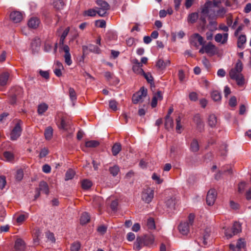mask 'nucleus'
I'll return each instance as SVG.
<instances>
[{
  "label": "nucleus",
  "mask_w": 251,
  "mask_h": 251,
  "mask_svg": "<svg viewBox=\"0 0 251 251\" xmlns=\"http://www.w3.org/2000/svg\"><path fill=\"white\" fill-rule=\"evenodd\" d=\"M226 12V9L221 6V1H207L201 8L200 20L202 31L205 29L206 17L209 20H216L218 18H223Z\"/></svg>",
  "instance_id": "obj_1"
},
{
  "label": "nucleus",
  "mask_w": 251,
  "mask_h": 251,
  "mask_svg": "<svg viewBox=\"0 0 251 251\" xmlns=\"http://www.w3.org/2000/svg\"><path fill=\"white\" fill-rule=\"evenodd\" d=\"M147 95V89H145L144 87H142L140 90L134 94L132 100L134 104H137L140 101H142L143 98H145Z\"/></svg>",
  "instance_id": "obj_2"
},
{
  "label": "nucleus",
  "mask_w": 251,
  "mask_h": 251,
  "mask_svg": "<svg viewBox=\"0 0 251 251\" xmlns=\"http://www.w3.org/2000/svg\"><path fill=\"white\" fill-rule=\"evenodd\" d=\"M190 43L192 46L198 48L199 45H203L204 41L203 37L199 33H194L190 37Z\"/></svg>",
  "instance_id": "obj_3"
},
{
  "label": "nucleus",
  "mask_w": 251,
  "mask_h": 251,
  "mask_svg": "<svg viewBox=\"0 0 251 251\" xmlns=\"http://www.w3.org/2000/svg\"><path fill=\"white\" fill-rule=\"evenodd\" d=\"M153 189H143L141 194V199L145 203H150L154 197Z\"/></svg>",
  "instance_id": "obj_4"
},
{
  "label": "nucleus",
  "mask_w": 251,
  "mask_h": 251,
  "mask_svg": "<svg viewBox=\"0 0 251 251\" xmlns=\"http://www.w3.org/2000/svg\"><path fill=\"white\" fill-rule=\"evenodd\" d=\"M193 121L196 125L197 130L200 132L204 131V123L199 114H196L194 116Z\"/></svg>",
  "instance_id": "obj_5"
},
{
  "label": "nucleus",
  "mask_w": 251,
  "mask_h": 251,
  "mask_svg": "<svg viewBox=\"0 0 251 251\" xmlns=\"http://www.w3.org/2000/svg\"><path fill=\"white\" fill-rule=\"evenodd\" d=\"M217 193L216 189H209L207 194L206 203L208 205L214 204L217 198Z\"/></svg>",
  "instance_id": "obj_6"
},
{
  "label": "nucleus",
  "mask_w": 251,
  "mask_h": 251,
  "mask_svg": "<svg viewBox=\"0 0 251 251\" xmlns=\"http://www.w3.org/2000/svg\"><path fill=\"white\" fill-rule=\"evenodd\" d=\"M22 132V128L20 124L17 123L10 134V139L12 140H17L20 136Z\"/></svg>",
  "instance_id": "obj_7"
},
{
  "label": "nucleus",
  "mask_w": 251,
  "mask_h": 251,
  "mask_svg": "<svg viewBox=\"0 0 251 251\" xmlns=\"http://www.w3.org/2000/svg\"><path fill=\"white\" fill-rule=\"evenodd\" d=\"M62 49L65 52V54L64 55L65 62L67 65L70 66L72 64V61L71 60V54L70 53V48L68 45H65L63 46Z\"/></svg>",
  "instance_id": "obj_8"
},
{
  "label": "nucleus",
  "mask_w": 251,
  "mask_h": 251,
  "mask_svg": "<svg viewBox=\"0 0 251 251\" xmlns=\"http://www.w3.org/2000/svg\"><path fill=\"white\" fill-rule=\"evenodd\" d=\"M236 251H247V242L245 238H240L237 240Z\"/></svg>",
  "instance_id": "obj_9"
},
{
  "label": "nucleus",
  "mask_w": 251,
  "mask_h": 251,
  "mask_svg": "<svg viewBox=\"0 0 251 251\" xmlns=\"http://www.w3.org/2000/svg\"><path fill=\"white\" fill-rule=\"evenodd\" d=\"M23 16L21 12L13 11L10 15V18L15 23H20L23 19Z\"/></svg>",
  "instance_id": "obj_10"
},
{
  "label": "nucleus",
  "mask_w": 251,
  "mask_h": 251,
  "mask_svg": "<svg viewBox=\"0 0 251 251\" xmlns=\"http://www.w3.org/2000/svg\"><path fill=\"white\" fill-rule=\"evenodd\" d=\"M189 224L187 222H181L178 226V229L182 235H187L189 232Z\"/></svg>",
  "instance_id": "obj_11"
},
{
  "label": "nucleus",
  "mask_w": 251,
  "mask_h": 251,
  "mask_svg": "<svg viewBox=\"0 0 251 251\" xmlns=\"http://www.w3.org/2000/svg\"><path fill=\"white\" fill-rule=\"evenodd\" d=\"M205 52L206 53L214 55L216 51V47L211 42H209L207 45L203 46Z\"/></svg>",
  "instance_id": "obj_12"
},
{
  "label": "nucleus",
  "mask_w": 251,
  "mask_h": 251,
  "mask_svg": "<svg viewBox=\"0 0 251 251\" xmlns=\"http://www.w3.org/2000/svg\"><path fill=\"white\" fill-rule=\"evenodd\" d=\"M225 174L231 175L233 174V171L230 168L226 170H224L223 171L219 170L217 173L214 175V178L217 180H220L223 178V175Z\"/></svg>",
  "instance_id": "obj_13"
},
{
  "label": "nucleus",
  "mask_w": 251,
  "mask_h": 251,
  "mask_svg": "<svg viewBox=\"0 0 251 251\" xmlns=\"http://www.w3.org/2000/svg\"><path fill=\"white\" fill-rule=\"evenodd\" d=\"M235 232V223L233 224V226L231 228H228L225 231V236L227 239H229L232 238L234 235Z\"/></svg>",
  "instance_id": "obj_14"
},
{
  "label": "nucleus",
  "mask_w": 251,
  "mask_h": 251,
  "mask_svg": "<svg viewBox=\"0 0 251 251\" xmlns=\"http://www.w3.org/2000/svg\"><path fill=\"white\" fill-rule=\"evenodd\" d=\"M171 64V62L169 60H166L164 61L162 59H159L156 62V66L160 70H164L166 67Z\"/></svg>",
  "instance_id": "obj_15"
},
{
  "label": "nucleus",
  "mask_w": 251,
  "mask_h": 251,
  "mask_svg": "<svg viewBox=\"0 0 251 251\" xmlns=\"http://www.w3.org/2000/svg\"><path fill=\"white\" fill-rule=\"evenodd\" d=\"M176 202L177 200L175 197H171L170 198L167 199L165 201L166 205L171 210L174 209L175 208V206Z\"/></svg>",
  "instance_id": "obj_16"
},
{
  "label": "nucleus",
  "mask_w": 251,
  "mask_h": 251,
  "mask_svg": "<svg viewBox=\"0 0 251 251\" xmlns=\"http://www.w3.org/2000/svg\"><path fill=\"white\" fill-rule=\"evenodd\" d=\"M227 33H224L223 35L221 33H218L215 35V40L217 42L224 44L227 41Z\"/></svg>",
  "instance_id": "obj_17"
},
{
  "label": "nucleus",
  "mask_w": 251,
  "mask_h": 251,
  "mask_svg": "<svg viewBox=\"0 0 251 251\" xmlns=\"http://www.w3.org/2000/svg\"><path fill=\"white\" fill-rule=\"evenodd\" d=\"M246 83L244 75L240 73H236V85L241 87H244Z\"/></svg>",
  "instance_id": "obj_18"
},
{
  "label": "nucleus",
  "mask_w": 251,
  "mask_h": 251,
  "mask_svg": "<svg viewBox=\"0 0 251 251\" xmlns=\"http://www.w3.org/2000/svg\"><path fill=\"white\" fill-rule=\"evenodd\" d=\"M40 24V20L37 18H31L28 22V25L32 28H36Z\"/></svg>",
  "instance_id": "obj_19"
},
{
  "label": "nucleus",
  "mask_w": 251,
  "mask_h": 251,
  "mask_svg": "<svg viewBox=\"0 0 251 251\" xmlns=\"http://www.w3.org/2000/svg\"><path fill=\"white\" fill-rule=\"evenodd\" d=\"M25 248L24 241L21 239H18L15 242V249L17 251H23Z\"/></svg>",
  "instance_id": "obj_20"
},
{
  "label": "nucleus",
  "mask_w": 251,
  "mask_h": 251,
  "mask_svg": "<svg viewBox=\"0 0 251 251\" xmlns=\"http://www.w3.org/2000/svg\"><path fill=\"white\" fill-rule=\"evenodd\" d=\"M9 77V74L7 72H4L0 75V85L4 86L7 84V82Z\"/></svg>",
  "instance_id": "obj_21"
},
{
  "label": "nucleus",
  "mask_w": 251,
  "mask_h": 251,
  "mask_svg": "<svg viewBox=\"0 0 251 251\" xmlns=\"http://www.w3.org/2000/svg\"><path fill=\"white\" fill-rule=\"evenodd\" d=\"M96 2L98 5L100 7V9L107 11L110 8L109 4L105 0H97Z\"/></svg>",
  "instance_id": "obj_22"
},
{
  "label": "nucleus",
  "mask_w": 251,
  "mask_h": 251,
  "mask_svg": "<svg viewBox=\"0 0 251 251\" xmlns=\"http://www.w3.org/2000/svg\"><path fill=\"white\" fill-rule=\"evenodd\" d=\"M141 75H143L144 76V77L145 78V79L147 80L148 82L150 83L151 87H152V86L153 87H155L153 78L150 73L148 72V73H146L144 71V73H143Z\"/></svg>",
  "instance_id": "obj_23"
},
{
  "label": "nucleus",
  "mask_w": 251,
  "mask_h": 251,
  "mask_svg": "<svg viewBox=\"0 0 251 251\" xmlns=\"http://www.w3.org/2000/svg\"><path fill=\"white\" fill-rule=\"evenodd\" d=\"M52 4L53 7L57 10L62 9L65 5L63 0H53Z\"/></svg>",
  "instance_id": "obj_24"
},
{
  "label": "nucleus",
  "mask_w": 251,
  "mask_h": 251,
  "mask_svg": "<svg viewBox=\"0 0 251 251\" xmlns=\"http://www.w3.org/2000/svg\"><path fill=\"white\" fill-rule=\"evenodd\" d=\"M90 217L88 213L84 212L82 214L80 218V223L81 225H85L89 222Z\"/></svg>",
  "instance_id": "obj_25"
},
{
  "label": "nucleus",
  "mask_w": 251,
  "mask_h": 251,
  "mask_svg": "<svg viewBox=\"0 0 251 251\" xmlns=\"http://www.w3.org/2000/svg\"><path fill=\"white\" fill-rule=\"evenodd\" d=\"M70 126V122L68 120L64 117H62L61 119L60 125L59 126L60 128L67 130Z\"/></svg>",
  "instance_id": "obj_26"
},
{
  "label": "nucleus",
  "mask_w": 251,
  "mask_h": 251,
  "mask_svg": "<svg viewBox=\"0 0 251 251\" xmlns=\"http://www.w3.org/2000/svg\"><path fill=\"white\" fill-rule=\"evenodd\" d=\"M122 146L119 143H116L112 148V152L114 156H116L121 151Z\"/></svg>",
  "instance_id": "obj_27"
},
{
  "label": "nucleus",
  "mask_w": 251,
  "mask_h": 251,
  "mask_svg": "<svg viewBox=\"0 0 251 251\" xmlns=\"http://www.w3.org/2000/svg\"><path fill=\"white\" fill-rule=\"evenodd\" d=\"M70 31V27H67L63 32L62 35H61L60 41H59V45L60 46H62V48L63 47V46H65V45H64L65 39L67 36L69 32Z\"/></svg>",
  "instance_id": "obj_28"
},
{
  "label": "nucleus",
  "mask_w": 251,
  "mask_h": 251,
  "mask_svg": "<svg viewBox=\"0 0 251 251\" xmlns=\"http://www.w3.org/2000/svg\"><path fill=\"white\" fill-rule=\"evenodd\" d=\"M217 117L214 114H211L209 115L208 119V123L209 126L211 127H215L217 124Z\"/></svg>",
  "instance_id": "obj_29"
},
{
  "label": "nucleus",
  "mask_w": 251,
  "mask_h": 251,
  "mask_svg": "<svg viewBox=\"0 0 251 251\" xmlns=\"http://www.w3.org/2000/svg\"><path fill=\"white\" fill-rule=\"evenodd\" d=\"M174 126V121L171 117H165V127L166 129L169 130L172 128Z\"/></svg>",
  "instance_id": "obj_30"
},
{
  "label": "nucleus",
  "mask_w": 251,
  "mask_h": 251,
  "mask_svg": "<svg viewBox=\"0 0 251 251\" xmlns=\"http://www.w3.org/2000/svg\"><path fill=\"white\" fill-rule=\"evenodd\" d=\"M199 149L200 147L198 141L195 139H193L190 145V150L196 152L199 151Z\"/></svg>",
  "instance_id": "obj_31"
},
{
  "label": "nucleus",
  "mask_w": 251,
  "mask_h": 251,
  "mask_svg": "<svg viewBox=\"0 0 251 251\" xmlns=\"http://www.w3.org/2000/svg\"><path fill=\"white\" fill-rule=\"evenodd\" d=\"M40 41L39 39H34L31 43V48L33 52L37 51L40 48Z\"/></svg>",
  "instance_id": "obj_32"
},
{
  "label": "nucleus",
  "mask_w": 251,
  "mask_h": 251,
  "mask_svg": "<svg viewBox=\"0 0 251 251\" xmlns=\"http://www.w3.org/2000/svg\"><path fill=\"white\" fill-rule=\"evenodd\" d=\"M246 36L245 35H241L238 38L237 46L239 48H244V44L246 42Z\"/></svg>",
  "instance_id": "obj_33"
},
{
  "label": "nucleus",
  "mask_w": 251,
  "mask_h": 251,
  "mask_svg": "<svg viewBox=\"0 0 251 251\" xmlns=\"http://www.w3.org/2000/svg\"><path fill=\"white\" fill-rule=\"evenodd\" d=\"M212 99L214 101H220L221 100V94L220 92L217 90H215L212 92L211 94Z\"/></svg>",
  "instance_id": "obj_34"
},
{
  "label": "nucleus",
  "mask_w": 251,
  "mask_h": 251,
  "mask_svg": "<svg viewBox=\"0 0 251 251\" xmlns=\"http://www.w3.org/2000/svg\"><path fill=\"white\" fill-rule=\"evenodd\" d=\"M53 133V129L51 126H48L45 130L44 135L47 140H50Z\"/></svg>",
  "instance_id": "obj_35"
},
{
  "label": "nucleus",
  "mask_w": 251,
  "mask_h": 251,
  "mask_svg": "<svg viewBox=\"0 0 251 251\" xmlns=\"http://www.w3.org/2000/svg\"><path fill=\"white\" fill-rule=\"evenodd\" d=\"M48 108V105L45 103H42L38 106V113L39 115H42L45 113Z\"/></svg>",
  "instance_id": "obj_36"
},
{
  "label": "nucleus",
  "mask_w": 251,
  "mask_h": 251,
  "mask_svg": "<svg viewBox=\"0 0 251 251\" xmlns=\"http://www.w3.org/2000/svg\"><path fill=\"white\" fill-rule=\"evenodd\" d=\"M100 143L96 140H90L85 142V146L87 148H96L98 147Z\"/></svg>",
  "instance_id": "obj_37"
},
{
  "label": "nucleus",
  "mask_w": 251,
  "mask_h": 251,
  "mask_svg": "<svg viewBox=\"0 0 251 251\" xmlns=\"http://www.w3.org/2000/svg\"><path fill=\"white\" fill-rule=\"evenodd\" d=\"M198 18L199 15L197 13H192L188 16V21L191 23H194L196 22Z\"/></svg>",
  "instance_id": "obj_38"
},
{
  "label": "nucleus",
  "mask_w": 251,
  "mask_h": 251,
  "mask_svg": "<svg viewBox=\"0 0 251 251\" xmlns=\"http://www.w3.org/2000/svg\"><path fill=\"white\" fill-rule=\"evenodd\" d=\"M92 185V182L89 179H85L81 181V186L82 188H91Z\"/></svg>",
  "instance_id": "obj_39"
},
{
  "label": "nucleus",
  "mask_w": 251,
  "mask_h": 251,
  "mask_svg": "<svg viewBox=\"0 0 251 251\" xmlns=\"http://www.w3.org/2000/svg\"><path fill=\"white\" fill-rule=\"evenodd\" d=\"M75 175V172L71 169H69L65 174V180H68L70 179H72Z\"/></svg>",
  "instance_id": "obj_40"
},
{
  "label": "nucleus",
  "mask_w": 251,
  "mask_h": 251,
  "mask_svg": "<svg viewBox=\"0 0 251 251\" xmlns=\"http://www.w3.org/2000/svg\"><path fill=\"white\" fill-rule=\"evenodd\" d=\"M97 14L96 10L94 9H89L83 12L84 16L95 17Z\"/></svg>",
  "instance_id": "obj_41"
},
{
  "label": "nucleus",
  "mask_w": 251,
  "mask_h": 251,
  "mask_svg": "<svg viewBox=\"0 0 251 251\" xmlns=\"http://www.w3.org/2000/svg\"><path fill=\"white\" fill-rule=\"evenodd\" d=\"M81 247V244L78 241L74 242L71 246V251H79Z\"/></svg>",
  "instance_id": "obj_42"
},
{
  "label": "nucleus",
  "mask_w": 251,
  "mask_h": 251,
  "mask_svg": "<svg viewBox=\"0 0 251 251\" xmlns=\"http://www.w3.org/2000/svg\"><path fill=\"white\" fill-rule=\"evenodd\" d=\"M109 171L110 174L112 175V176H115L118 174L120 171V169L118 166L115 165L113 167H110L109 169Z\"/></svg>",
  "instance_id": "obj_43"
},
{
  "label": "nucleus",
  "mask_w": 251,
  "mask_h": 251,
  "mask_svg": "<svg viewBox=\"0 0 251 251\" xmlns=\"http://www.w3.org/2000/svg\"><path fill=\"white\" fill-rule=\"evenodd\" d=\"M24 176V172L23 170L22 169H19L16 172V174L15 175V178L16 180L18 181H21Z\"/></svg>",
  "instance_id": "obj_44"
},
{
  "label": "nucleus",
  "mask_w": 251,
  "mask_h": 251,
  "mask_svg": "<svg viewBox=\"0 0 251 251\" xmlns=\"http://www.w3.org/2000/svg\"><path fill=\"white\" fill-rule=\"evenodd\" d=\"M147 226L149 229H154L155 228V225L154 219L152 218L148 219Z\"/></svg>",
  "instance_id": "obj_45"
},
{
  "label": "nucleus",
  "mask_w": 251,
  "mask_h": 251,
  "mask_svg": "<svg viewBox=\"0 0 251 251\" xmlns=\"http://www.w3.org/2000/svg\"><path fill=\"white\" fill-rule=\"evenodd\" d=\"M69 94L70 99L72 101L76 100V93L74 88L70 87L69 89Z\"/></svg>",
  "instance_id": "obj_46"
},
{
  "label": "nucleus",
  "mask_w": 251,
  "mask_h": 251,
  "mask_svg": "<svg viewBox=\"0 0 251 251\" xmlns=\"http://www.w3.org/2000/svg\"><path fill=\"white\" fill-rule=\"evenodd\" d=\"M95 25L100 28H105L106 22L103 20H99L95 21Z\"/></svg>",
  "instance_id": "obj_47"
},
{
  "label": "nucleus",
  "mask_w": 251,
  "mask_h": 251,
  "mask_svg": "<svg viewBox=\"0 0 251 251\" xmlns=\"http://www.w3.org/2000/svg\"><path fill=\"white\" fill-rule=\"evenodd\" d=\"M109 107L113 111H115L117 110V102L115 100H111L109 103Z\"/></svg>",
  "instance_id": "obj_48"
},
{
  "label": "nucleus",
  "mask_w": 251,
  "mask_h": 251,
  "mask_svg": "<svg viewBox=\"0 0 251 251\" xmlns=\"http://www.w3.org/2000/svg\"><path fill=\"white\" fill-rule=\"evenodd\" d=\"M3 156L7 161H11L14 158L13 153L10 151H5L3 153Z\"/></svg>",
  "instance_id": "obj_49"
},
{
  "label": "nucleus",
  "mask_w": 251,
  "mask_h": 251,
  "mask_svg": "<svg viewBox=\"0 0 251 251\" xmlns=\"http://www.w3.org/2000/svg\"><path fill=\"white\" fill-rule=\"evenodd\" d=\"M107 226L104 225H101L97 228V231L101 235H103L107 231Z\"/></svg>",
  "instance_id": "obj_50"
},
{
  "label": "nucleus",
  "mask_w": 251,
  "mask_h": 251,
  "mask_svg": "<svg viewBox=\"0 0 251 251\" xmlns=\"http://www.w3.org/2000/svg\"><path fill=\"white\" fill-rule=\"evenodd\" d=\"M152 179L155 181L158 184H160L162 182L163 180L160 178V176L156 173H153L151 176Z\"/></svg>",
  "instance_id": "obj_51"
},
{
  "label": "nucleus",
  "mask_w": 251,
  "mask_h": 251,
  "mask_svg": "<svg viewBox=\"0 0 251 251\" xmlns=\"http://www.w3.org/2000/svg\"><path fill=\"white\" fill-rule=\"evenodd\" d=\"M49 153V150L48 149L44 148L42 149L39 154V157L42 158L46 156Z\"/></svg>",
  "instance_id": "obj_52"
},
{
  "label": "nucleus",
  "mask_w": 251,
  "mask_h": 251,
  "mask_svg": "<svg viewBox=\"0 0 251 251\" xmlns=\"http://www.w3.org/2000/svg\"><path fill=\"white\" fill-rule=\"evenodd\" d=\"M243 69V64L239 60L236 62V73H240Z\"/></svg>",
  "instance_id": "obj_53"
},
{
  "label": "nucleus",
  "mask_w": 251,
  "mask_h": 251,
  "mask_svg": "<svg viewBox=\"0 0 251 251\" xmlns=\"http://www.w3.org/2000/svg\"><path fill=\"white\" fill-rule=\"evenodd\" d=\"M118 205V202L117 200H114L112 201L110 204V208L113 211H117V207Z\"/></svg>",
  "instance_id": "obj_54"
},
{
  "label": "nucleus",
  "mask_w": 251,
  "mask_h": 251,
  "mask_svg": "<svg viewBox=\"0 0 251 251\" xmlns=\"http://www.w3.org/2000/svg\"><path fill=\"white\" fill-rule=\"evenodd\" d=\"M6 178L4 176H0V188H3L6 185Z\"/></svg>",
  "instance_id": "obj_55"
},
{
  "label": "nucleus",
  "mask_w": 251,
  "mask_h": 251,
  "mask_svg": "<svg viewBox=\"0 0 251 251\" xmlns=\"http://www.w3.org/2000/svg\"><path fill=\"white\" fill-rule=\"evenodd\" d=\"M40 75L46 79H48L50 77L49 73L48 71H44L40 70L39 72Z\"/></svg>",
  "instance_id": "obj_56"
},
{
  "label": "nucleus",
  "mask_w": 251,
  "mask_h": 251,
  "mask_svg": "<svg viewBox=\"0 0 251 251\" xmlns=\"http://www.w3.org/2000/svg\"><path fill=\"white\" fill-rule=\"evenodd\" d=\"M195 215L193 213H190L188 216V221H187L189 224V226H192L193 224L195 219Z\"/></svg>",
  "instance_id": "obj_57"
},
{
  "label": "nucleus",
  "mask_w": 251,
  "mask_h": 251,
  "mask_svg": "<svg viewBox=\"0 0 251 251\" xmlns=\"http://www.w3.org/2000/svg\"><path fill=\"white\" fill-rule=\"evenodd\" d=\"M132 69L134 72L138 74L142 75V74L144 73V70L142 68H139V67H137V66L135 65H133Z\"/></svg>",
  "instance_id": "obj_58"
},
{
  "label": "nucleus",
  "mask_w": 251,
  "mask_h": 251,
  "mask_svg": "<svg viewBox=\"0 0 251 251\" xmlns=\"http://www.w3.org/2000/svg\"><path fill=\"white\" fill-rule=\"evenodd\" d=\"M189 98L192 101H196L198 99V95L195 92H191L189 94Z\"/></svg>",
  "instance_id": "obj_59"
},
{
  "label": "nucleus",
  "mask_w": 251,
  "mask_h": 251,
  "mask_svg": "<svg viewBox=\"0 0 251 251\" xmlns=\"http://www.w3.org/2000/svg\"><path fill=\"white\" fill-rule=\"evenodd\" d=\"M42 171L45 173H49L51 171V168L48 164H45L43 166Z\"/></svg>",
  "instance_id": "obj_60"
},
{
  "label": "nucleus",
  "mask_w": 251,
  "mask_h": 251,
  "mask_svg": "<svg viewBox=\"0 0 251 251\" xmlns=\"http://www.w3.org/2000/svg\"><path fill=\"white\" fill-rule=\"evenodd\" d=\"M246 112V107L244 104H241L239 107V113L240 115H244Z\"/></svg>",
  "instance_id": "obj_61"
},
{
  "label": "nucleus",
  "mask_w": 251,
  "mask_h": 251,
  "mask_svg": "<svg viewBox=\"0 0 251 251\" xmlns=\"http://www.w3.org/2000/svg\"><path fill=\"white\" fill-rule=\"evenodd\" d=\"M229 75L231 79L233 80L235 79V68H233L230 70Z\"/></svg>",
  "instance_id": "obj_62"
},
{
  "label": "nucleus",
  "mask_w": 251,
  "mask_h": 251,
  "mask_svg": "<svg viewBox=\"0 0 251 251\" xmlns=\"http://www.w3.org/2000/svg\"><path fill=\"white\" fill-rule=\"evenodd\" d=\"M157 98L156 96L153 95L152 98L151 102V106L152 108H154L156 106L157 104Z\"/></svg>",
  "instance_id": "obj_63"
},
{
  "label": "nucleus",
  "mask_w": 251,
  "mask_h": 251,
  "mask_svg": "<svg viewBox=\"0 0 251 251\" xmlns=\"http://www.w3.org/2000/svg\"><path fill=\"white\" fill-rule=\"evenodd\" d=\"M226 73L223 69H220L218 70L217 75L219 77H223L226 75Z\"/></svg>",
  "instance_id": "obj_64"
}]
</instances>
